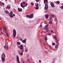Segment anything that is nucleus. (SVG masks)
Listing matches in <instances>:
<instances>
[{
  "mask_svg": "<svg viewBox=\"0 0 63 63\" xmlns=\"http://www.w3.org/2000/svg\"><path fill=\"white\" fill-rule=\"evenodd\" d=\"M36 2H38L39 1H40V0H36Z\"/></svg>",
  "mask_w": 63,
  "mask_h": 63,
  "instance_id": "35",
  "label": "nucleus"
},
{
  "mask_svg": "<svg viewBox=\"0 0 63 63\" xmlns=\"http://www.w3.org/2000/svg\"><path fill=\"white\" fill-rule=\"evenodd\" d=\"M3 30H5V31L6 32L7 31V29H6V28H4V29H3Z\"/></svg>",
  "mask_w": 63,
  "mask_h": 63,
  "instance_id": "26",
  "label": "nucleus"
},
{
  "mask_svg": "<svg viewBox=\"0 0 63 63\" xmlns=\"http://www.w3.org/2000/svg\"><path fill=\"white\" fill-rule=\"evenodd\" d=\"M10 8H11V7L10 6H9V5H7V7H6V9H10Z\"/></svg>",
  "mask_w": 63,
  "mask_h": 63,
  "instance_id": "10",
  "label": "nucleus"
},
{
  "mask_svg": "<svg viewBox=\"0 0 63 63\" xmlns=\"http://www.w3.org/2000/svg\"><path fill=\"white\" fill-rule=\"evenodd\" d=\"M24 63V62H23V63Z\"/></svg>",
  "mask_w": 63,
  "mask_h": 63,
  "instance_id": "57",
  "label": "nucleus"
},
{
  "mask_svg": "<svg viewBox=\"0 0 63 63\" xmlns=\"http://www.w3.org/2000/svg\"><path fill=\"white\" fill-rule=\"evenodd\" d=\"M1 3V1H0V3Z\"/></svg>",
  "mask_w": 63,
  "mask_h": 63,
  "instance_id": "61",
  "label": "nucleus"
},
{
  "mask_svg": "<svg viewBox=\"0 0 63 63\" xmlns=\"http://www.w3.org/2000/svg\"><path fill=\"white\" fill-rule=\"evenodd\" d=\"M25 40H26V38H25Z\"/></svg>",
  "mask_w": 63,
  "mask_h": 63,
  "instance_id": "64",
  "label": "nucleus"
},
{
  "mask_svg": "<svg viewBox=\"0 0 63 63\" xmlns=\"http://www.w3.org/2000/svg\"><path fill=\"white\" fill-rule=\"evenodd\" d=\"M22 42L23 43H25L26 42V40H25V39H24L22 41Z\"/></svg>",
  "mask_w": 63,
  "mask_h": 63,
  "instance_id": "14",
  "label": "nucleus"
},
{
  "mask_svg": "<svg viewBox=\"0 0 63 63\" xmlns=\"http://www.w3.org/2000/svg\"><path fill=\"white\" fill-rule=\"evenodd\" d=\"M51 16H54V15H52Z\"/></svg>",
  "mask_w": 63,
  "mask_h": 63,
  "instance_id": "59",
  "label": "nucleus"
},
{
  "mask_svg": "<svg viewBox=\"0 0 63 63\" xmlns=\"http://www.w3.org/2000/svg\"><path fill=\"white\" fill-rule=\"evenodd\" d=\"M58 45H56L55 46V47L56 48H57L58 47Z\"/></svg>",
  "mask_w": 63,
  "mask_h": 63,
  "instance_id": "34",
  "label": "nucleus"
},
{
  "mask_svg": "<svg viewBox=\"0 0 63 63\" xmlns=\"http://www.w3.org/2000/svg\"><path fill=\"white\" fill-rule=\"evenodd\" d=\"M26 17H28L29 18H32L33 17V16H27Z\"/></svg>",
  "mask_w": 63,
  "mask_h": 63,
  "instance_id": "9",
  "label": "nucleus"
},
{
  "mask_svg": "<svg viewBox=\"0 0 63 63\" xmlns=\"http://www.w3.org/2000/svg\"><path fill=\"white\" fill-rule=\"evenodd\" d=\"M26 16H28V15H27Z\"/></svg>",
  "mask_w": 63,
  "mask_h": 63,
  "instance_id": "60",
  "label": "nucleus"
},
{
  "mask_svg": "<svg viewBox=\"0 0 63 63\" xmlns=\"http://www.w3.org/2000/svg\"><path fill=\"white\" fill-rule=\"evenodd\" d=\"M5 13L7 14H9V12L7 11H5Z\"/></svg>",
  "mask_w": 63,
  "mask_h": 63,
  "instance_id": "17",
  "label": "nucleus"
},
{
  "mask_svg": "<svg viewBox=\"0 0 63 63\" xmlns=\"http://www.w3.org/2000/svg\"><path fill=\"white\" fill-rule=\"evenodd\" d=\"M55 43H54L52 44V45L53 46H54V45H55Z\"/></svg>",
  "mask_w": 63,
  "mask_h": 63,
  "instance_id": "37",
  "label": "nucleus"
},
{
  "mask_svg": "<svg viewBox=\"0 0 63 63\" xmlns=\"http://www.w3.org/2000/svg\"><path fill=\"white\" fill-rule=\"evenodd\" d=\"M24 47H26V45H24Z\"/></svg>",
  "mask_w": 63,
  "mask_h": 63,
  "instance_id": "53",
  "label": "nucleus"
},
{
  "mask_svg": "<svg viewBox=\"0 0 63 63\" xmlns=\"http://www.w3.org/2000/svg\"><path fill=\"white\" fill-rule=\"evenodd\" d=\"M48 6H45L44 8L45 10H47L48 9Z\"/></svg>",
  "mask_w": 63,
  "mask_h": 63,
  "instance_id": "11",
  "label": "nucleus"
},
{
  "mask_svg": "<svg viewBox=\"0 0 63 63\" xmlns=\"http://www.w3.org/2000/svg\"><path fill=\"white\" fill-rule=\"evenodd\" d=\"M17 9L18 10V12H22V9L19 8V7Z\"/></svg>",
  "mask_w": 63,
  "mask_h": 63,
  "instance_id": "6",
  "label": "nucleus"
},
{
  "mask_svg": "<svg viewBox=\"0 0 63 63\" xmlns=\"http://www.w3.org/2000/svg\"><path fill=\"white\" fill-rule=\"evenodd\" d=\"M3 56H4V57H6V55H5V54L4 52L2 54L1 57H3Z\"/></svg>",
  "mask_w": 63,
  "mask_h": 63,
  "instance_id": "8",
  "label": "nucleus"
},
{
  "mask_svg": "<svg viewBox=\"0 0 63 63\" xmlns=\"http://www.w3.org/2000/svg\"><path fill=\"white\" fill-rule=\"evenodd\" d=\"M6 34L7 36H9V34H8V33L7 32H6Z\"/></svg>",
  "mask_w": 63,
  "mask_h": 63,
  "instance_id": "22",
  "label": "nucleus"
},
{
  "mask_svg": "<svg viewBox=\"0 0 63 63\" xmlns=\"http://www.w3.org/2000/svg\"><path fill=\"white\" fill-rule=\"evenodd\" d=\"M51 32L52 33V32H53V31H52V30H51Z\"/></svg>",
  "mask_w": 63,
  "mask_h": 63,
  "instance_id": "52",
  "label": "nucleus"
},
{
  "mask_svg": "<svg viewBox=\"0 0 63 63\" xmlns=\"http://www.w3.org/2000/svg\"><path fill=\"white\" fill-rule=\"evenodd\" d=\"M33 14H32L31 15H29V16H33Z\"/></svg>",
  "mask_w": 63,
  "mask_h": 63,
  "instance_id": "30",
  "label": "nucleus"
},
{
  "mask_svg": "<svg viewBox=\"0 0 63 63\" xmlns=\"http://www.w3.org/2000/svg\"><path fill=\"white\" fill-rule=\"evenodd\" d=\"M44 45H45V46H46V44H45L44 43Z\"/></svg>",
  "mask_w": 63,
  "mask_h": 63,
  "instance_id": "58",
  "label": "nucleus"
},
{
  "mask_svg": "<svg viewBox=\"0 0 63 63\" xmlns=\"http://www.w3.org/2000/svg\"><path fill=\"white\" fill-rule=\"evenodd\" d=\"M45 16H49V15L48 14H47L45 15Z\"/></svg>",
  "mask_w": 63,
  "mask_h": 63,
  "instance_id": "44",
  "label": "nucleus"
},
{
  "mask_svg": "<svg viewBox=\"0 0 63 63\" xmlns=\"http://www.w3.org/2000/svg\"><path fill=\"white\" fill-rule=\"evenodd\" d=\"M4 48H6V49L7 50H8V46H7L6 47V46H4Z\"/></svg>",
  "mask_w": 63,
  "mask_h": 63,
  "instance_id": "13",
  "label": "nucleus"
},
{
  "mask_svg": "<svg viewBox=\"0 0 63 63\" xmlns=\"http://www.w3.org/2000/svg\"><path fill=\"white\" fill-rule=\"evenodd\" d=\"M10 13L11 14H13V11H11L10 12Z\"/></svg>",
  "mask_w": 63,
  "mask_h": 63,
  "instance_id": "36",
  "label": "nucleus"
},
{
  "mask_svg": "<svg viewBox=\"0 0 63 63\" xmlns=\"http://www.w3.org/2000/svg\"><path fill=\"white\" fill-rule=\"evenodd\" d=\"M13 16H16V15L15 14H13Z\"/></svg>",
  "mask_w": 63,
  "mask_h": 63,
  "instance_id": "51",
  "label": "nucleus"
},
{
  "mask_svg": "<svg viewBox=\"0 0 63 63\" xmlns=\"http://www.w3.org/2000/svg\"><path fill=\"white\" fill-rule=\"evenodd\" d=\"M60 8L61 9H63V6H62L60 7Z\"/></svg>",
  "mask_w": 63,
  "mask_h": 63,
  "instance_id": "32",
  "label": "nucleus"
},
{
  "mask_svg": "<svg viewBox=\"0 0 63 63\" xmlns=\"http://www.w3.org/2000/svg\"><path fill=\"white\" fill-rule=\"evenodd\" d=\"M10 17L11 18H12V17H13V16H10Z\"/></svg>",
  "mask_w": 63,
  "mask_h": 63,
  "instance_id": "48",
  "label": "nucleus"
},
{
  "mask_svg": "<svg viewBox=\"0 0 63 63\" xmlns=\"http://www.w3.org/2000/svg\"><path fill=\"white\" fill-rule=\"evenodd\" d=\"M19 47L20 48V49H21L22 52L24 51V48H23V45H21L19 46Z\"/></svg>",
  "mask_w": 63,
  "mask_h": 63,
  "instance_id": "1",
  "label": "nucleus"
},
{
  "mask_svg": "<svg viewBox=\"0 0 63 63\" xmlns=\"http://www.w3.org/2000/svg\"><path fill=\"white\" fill-rule=\"evenodd\" d=\"M45 40H47V37H46L45 38Z\"/></svg>",
  "mask_w": 63,
  "mask_h": 63,
  "instance_id": "33",
  "label": "nucleus"
},
{
  "mask_svg": "<svg viewBox=\"0 0 63 63\" xmlns=\"http://www.w3.org/2000/svg\"><path fill=\"white\" fill-rule=\"evenodd\" d=\"M27 51H28V50H27V49H26L25 50V52H27Z\"/></svg>",
  "mask_w": 63,
  "mask_h": 63,
  "instance_id": "40",
  "label": "nucleus"
},
{
  "mask_svg": "<svg viewBox=\"0 0 63 63\" xmlns=\"http://www.w3.org/2000/svg\"><path fill=\"white\" fill-rule=\"evenodd\" d=\"M9 16H13V15H11V13H9Z\"/></svg>",
  "mask_w": 63,
  "mask_h": 63,
  "instance_id": "28",
  "label": "nucleus"
},
{
  "mask_svg": "<svg viewBox=\"0 0 63 63\" xmlns=\"http://www.w3.org/2000/svg\"><path fill=\"white\" fill-rule=\"evenodd\" d=\"M47 45L49 46V47H50L51 48V47H52L51 46H50V45H48V43H47Z\"/></svg>",
  "mask_w": 63,
  "mask_h": 63,
  "instance_id": "21",
  "label": "nucleus"
},
{
  "mask_svg": "<svg viewBox=\"0 0 63 63\" xmlns=\"http://www.w3.org/2000/svg\"><path fill=\"white\" fill-rule=\"evenodd\" d=\"M48 5L47 3H46L45 4V6L46 7H47V6H48Z\"/></svg>",
  "mask_w": 63,
  "mask_h": 63,
  "instance_id": "19",
  "label": "nucleus"
},
{
  "mask_svg": "<svg viewBox=\"0 0 63 63\" xmlns=\"http://www.w3.org/2000/svg\"><path fill=\"white\" fill-rule=\"evenodd\" d=\"M1 5H3V6H4V5H5V4H4V3L2 2L1 3Z\"/></svg>",
  "mask_w": 63,
  "mask_h": 63,
  "instance_id": "24",
  "label": "nucleus"
},
{
  "mask_svg": "<svg viewBox=\"0 0 63 63\" xmlns=\"http://www.w3.org/2000/svg\"><path fill=\"white\" fill-rule=\"evenodd\" d=\"M39 6V4H36V5H35V6H36V7H38Z\"/></svg>",
  "mask_w": 63,
  "mask_h": 63,
  "instance_id": "25",
  "label": "nucleus"
},
{
  "mask_svg": "<svg viewBox=\"0 0 63 63\" xmlns=\"http://www.w3.org/2000/svg\"><path fill=\"white\" fill-rule=\"evenodd\" d=\"M20 5L21 7H22V8H24V7H26V6H27L28 5V4L27 3L25 4L24 6L22 4V3H21L20 4Z\"/></svg>",
  "mask_w": 63,
  "mask_h": 63,
  "instance_id": "3",
  "label": "nucleus"
},
{
  "mask_svg": "<svg viewBox=\"0 0 63 63\" xmlns=\"http://www.w3.org/2000/svg\"><path fill=\"white\" fill-rule=\"evenodd\" d=\"M50 5L52 7H54V5L52 3H50Z\"/></svg>",
  "mask_w": 63,
  "mask_h": 63,
  "instance_id": "15",
  "label": "nucleus"
},
{
  "mask_svg": "<svg viewBox=\"0 0 63 63\" xmlns=\"http://www.w3.org/2000/svg\"><path fill=\"white\" fill-rule=\"evenodd\" d=\"M46 2V3H48V0H44V3L45 4V3Z\"/></svg>",
  "mask_w": 63,
  "mask_h": 63,
  "instance_id": "12",
  "label": "nucleus"
},
{
  "mask_svg": "<svg viewBox=\"0 0 63 63\" xmlns=\"http://www.w3.org/2000/svg\"><path fill=\"white\" fill-rule=\"evenodd\" d=\"M54 21H56V19H54Z\"/></svg>",
  "mask_w": 63,
  "mask_h": 63,
  "instance_id": "46",
  "label": "nucleus"
},
{
  "mask_svg": "<svg viewBox=\"0 0 63 63\" xmlns=\"http://www.w3.org/2000/svg\"><path fill=\"white\" fill-rule=\"evenodd\" d=\"M39 7H34L35 9H36V10H38V9H39Z\"/></svg>",
  "mask_w": 63,
  "mask_h": 63,
  "instance_id": "16",
  "label": "nucleus"
},
{
  "mask_svg": "<svg viewBox=\"0 0 63 63\" xmlns=\"http://www.w3.org/2000/svg\"><path fill=\"white\" fill-rule=\"evenodd\" d=\"M46 31H47H47H48V30H46Z\"/></svg>",
  "mask_w": 63,
  "mask_h": 63,
  "instance_id": "62",
  "label": "nucleus"
},
{
  "mask_svg": "<svg viewBox=\"0 0 63 63\" xmlns=\"http://www.w3.org/2000/svg\"><path fill=\"white\" fill-rule=\"evenodd\" d=\"M49 24H51L52 23L51 22H50V21L49 22Z\"/></svg>",
  "mask_w": 63,
  "mask_h": 63,
  "instance_id": "38",
  "label": "nucleus"
},
{
  "mask_svg": "<svg viewBox=\"0 0 63 63\" xmlns=\"http://www.w3.org/2000/svg\"><path fill=\"white\" fill-rule=\"evenodd\" d=\"M5 1H7V0H5Z\"/></svg>",
  "mask_w": 63,
  "mask_h": 63,
  "instance_id": "63",
  "label": "nucleus"
},
{
  "mask_svg": "<svg viewBox=\"0 0 63 63\" xmlns=\"http://www.w3.org/2000/svg\"><path fill=\"white\" fill-rule=\"evenodd\" d=\"M0 6H2V5H1L0 4Z\"/></svg>",
  "mask_w": 63,
  "mask_h": 63,
  "instance_id": "55",
  "label": "nucleus"
},
{
  "mask_svg": "<svg viewBox=\"0 0 63 63\" xmlns=\"http://www.w3.org/2000/svg\"><path fill=\"white\" fill-rule=\"evenodd\" d=\"M48 27V25H46L45 26V28H46V27Z\"/></svg>",
  "mask_w": 63,
  "mask_h": 63,
  "instance_id": "39",
  "label": "nucleus"
},
{
  "mask_svg": "<svg viewBox=\"0 0 63 63\" xmlns=\"http://www.w3.org/2000/svg\"><path fill=\"white\" fill-rule=\"evenodd\" d=\"M16 58L17 62H18V63H20V61H19V59L18 58V56L17 55V56L16 57Z\"/></svg>",
  "mask_w": 63,
  "mask_h": 63,
  "instance_id": "4",
  "label": "nucleus"
},
{
  "mask_svg": "<svg viewBox=\"0 0 63 63\" xmlns=\"http://www.w3.org/2000/svg\"><path fill=\"white\" fill-rule=\"evenodd\" d=\"M54 38L55 39V42L57 44L58 43V40H57V39L56 38V36H54Z\"/></svg>",
  "mask_w": 63,
  "mask_h": 63,
  "instance_id": "7",
  "label": "nucleus"
},
{
  "mask_svg": "<svg viewBox=\"0 0 63 63\" xmlns=\"http://www.w3.org/2000/svg\"><path fill=\"white\" fill-rule=\"evenodd\" d=\"M47 35L48 36H50V35H51V34H48Z\"/></svg>",
  "mask_w": 63,
  "mask_h": 63,
  "instance_id": "42",
  "label": "nucleus"
},
{
  "mask_svg": "<svg viewBox=\"0 0 63 63\" xmlns=\"http://www.w3.org/2000/svg\"><path fill=\"white\" fill-rule=\"evenodd\" d=\"M17 43L18 45H20V43L19 42H17Z\"/></svg>",
  "mask_w": 63,
  "mask_h": 63,
  "instance_id": "20",
  "label": "nucleus"
},
{
  "mask_svg": "<svg viewBox=\"0 0 63 63\" xmlns=\"http://www.w3.org/2000/svg\"><path fill=\"white\" fill-rule=\"evenodd\" d=\"M20 55H23V53L22 52H20L19 53Z\"/></svg>",
  "mask_w": 63,
  "mask_h": 63,
  "instance_id": "18",
  "label": "nucleus"
},
{
  "mask_svg": "<svg viewBox=\"0 0 63 63\" xmlns=\"http://www.w3.org/2000/svg\"><path fill=\"white\" fill-rule=\"evenodd\" d=\"M22 4H23V5H24V4H25V2H23Z\"/></svg>",
  "mask_w": 63,
  "mask_h": 63,
  "instance_id": "41",
  "label": "nucleus"
},
{
  "mask_svg": "<svg viewBox=\"0 0 63 63\" xmlns=\"http://www.w3.org/2000/svg\"><path fill=\"white\" fill-rule=\"evenodd\" d=\"M13 36L14 37H15L16 36V32L15 29L13 30Z\"/></svg>",
  "mask_w": 63,
  "mask_h": 63,
  "instance_id": "2",
  "label": "nucleus"
},
{
  "mask_svg": "<svg viewBox=\"0 0 63 63\" xmlns=\"http://www.w3.org/2000/svg\"><path fill=\"white\" fill-rule=\"evenodd\" d=\"M39 62L40 63H41V60H39Z\"/></svg>",
  "mask_w": 63,
  "mask_h": 63,
  "instance_id": "49",
  "label": "nucleus"
},
{
  "mask_svg": "<svg viewBox=\"0 0 63 63\" xmlns=\"http://www.w3.org/2000/svg\"><path fill=\"white\" fill-rule=\"evenodd\" d=\"M56 3H58V4H59L60 3V2H59V1H57V2H56Z\"/></svg>",
  "mask_w": 63,
  "mask_h": 63,
  "instance_id": "23",
  "label": "nucleus"
},
{
  "mask_svg": "<svg viewBox=\"0 0 63 63\" xmlns=\"http://www.w3.org/2000/svg\"><path fill=\"white\" fill-rule=\"evenodd\" d=\"M3 34V33L2 32H1V34Z\"/></svg>",
  "mask_w": 63,
  "mask_h": 63,
  "instance_id": "54",
  "label": "nucleus"
},
{
  "mask_svg": "<svg viewBox=\"0 0 63 63\" xmlns=\"http://www.w3.org/2000/svg\"><path fill=\"white\" fill-rule=\"evenodd\" d=\"M42 25H41L40 26V27H42Z\"/></svg>",
  "mask_w": 63,
  "mask_h": 63,
  "instance_id": "50",
  "label": "nucleus"
},
{
  "mask_svg": "<svg viewBox=\"0 0 63 63\" xmlns=\"http://www.w3.org/2000/svg\"><path fill=\"white\" fill-rule=\"evenodd\" d=\"M31 4L32 5V6H33V5H34V3L33 2H31Z\"/></svg>",
  "mask_w": 63,
  "mask_h": 63,
  "instance_id": "27",
  "label": "nucleus"
},
{
  "mask_svg": "<svg viewBox=\"0 0 63 63\" xmlns=\"http://www.w3.org/2000/svg\"><path fill=\"white\" fill-rule=\"evenodd\" d=\"M45 53H47V51H45Z\"/></svg>",
  "mask_w": 63,
  "mask_h": 63,
  "instance_id": "43",
  "label": "nucleus"
},
{
  "mask_svg": "<svg viewBox=\"0 0 63 63\" xmlns=\"http://www.w3.org/2000/svg\"><path fill=\"white\" fill-rule=\"evenodd\" d=\"M0 30H2V29L0 27Z\"/></svg>",
  "mask_w": 63,
  "mask_h": 63,
  "instance_id": "47",
  "label": "nucleus"
},
{
  "mask_svg": "<svg viewBox=\"0 0 63 63\" xmlns=\"http://www.w3.org/2000/svg\"><path fill=\"white\" fill-rule=\"evenodd\" d=\"M20 41H22V40H23L22 39V38L20 39Z\"/></svg>",
  "mask_w": 63,
  "mask_h": 63,
  "instance_id": "45",
  "label": "nucleus"
},
{
  "mask_svg": "<svg viewBox=\"0 0 63 63\" xmlns=\"http://www.w3.org/2000/svg\"><path fill=\"white\" fill-rule=\"evenodd\" d=\"M45 17L47 19L48 18V16H45Z\"/></svg>",
  "mask_w": 63,
  "mask_h": 63,
  "instance_id": "31",
  "label": "nucleus"
},
{
  "mask_svg": "<svg viewBox=\"0 0 63 63\" xmlns=\"http://www.w3.org/2000/svg\"><path fill=\"white\" fill-rule=\"evenodd\" d=\"M50 20H52V21H53V18H51V17H50Z\"/></svg>",
  "mask_w": 63,
  "mask_h": 63,
  "instance_id": "29",
  "label": "nucleus"
},
{
  "mask_svg": "<svg viewBox=\"0 0 63 63\" xmlns=\"http://www.w3.org/2000/svg\"><path fill=\"white\" fill-rule=\"evenodd\" d=\"M1 60L3 63H4L5 61V59L3 57H1Z\"/></svg>",
  "mask_w": 63,
  "mask_h": 63,
  "instance_id": "5",
  "label": "nucleus"
},
{
  "mask_svg": "<svg viewBox=\"0 0 63 63\" xmlns=\"http://www.w3.org/2000/svg\"><path fill=\"white\" fill-rule=\"evenodd\" d=\"M45 29L44 30H46V29Z\"/></svg>",
  "mask_w": 63,
  "mask_h": 63,
  "instance_id": "56",
  "label": "nucleus"
}]
</instances>
